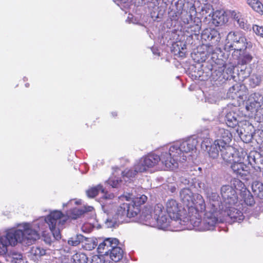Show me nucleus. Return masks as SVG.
<instances>
[{"instance_id":"nucleus-28","label":"nucleus","mask_w":263,"mask_h":263,"mask_svg":"<svg viewBox=\"0 0 263 263\" xmlns=\"http://www.w3.org/2000/svg\"><path fill=\"white\" fill-rule=\"evenodd\" d=\"M233 188L236 191H240L242 194L244 193L245 190H247L245 187L244 183L238 179H234L232 181Z\"/></svg>"},{"instance_id":"nucleus-4","label":"nucleus","mask_w":263,"mask_h":263,"mask_svg":"<svg viewBox=\"0 0 263 263\" xmlns=\"http://www.w3.org/2000/svg\"><path fill=\"white\" fill-rule=\"evenodd\" d=\"M197 143L196 139L191 137L166 147L171 161L168 163V165H172L175 169L179 166V163L190 159L196 151Z\"/></svg>"},{"instance_id":"nucleus-8","label":"nucleus","mask_w":263,"mask_h":263,"mask_svg":"<svg viewBox=\"0 0 263 263\" xmlns=\"http://www.w3.org/2000/svg\"><path fill=\"white\" fill-rule=\"evenodd\" d=\"M221 195L222 201L219 202L218 201H213L211 202L212 206V214L215 215L217 219V216L220 211H222L224 207L227 205H235L238 200L236 191L232 186L223 185L221 187Z\"/></svg>"},{"instance_id":"nucleus-29","label":"nucleus","mask_w":263,"mask_h":263,"mask_svg":"<svg viewBox=\"0 0 263 263\" xmlns=\"http://www.w3.org/2000/svg\"><path fill=\"white\" fill-rule=\"evenodd\" d=\"M245 203L249 206H252L255 203L253 196L248 190H245L244 193L241 195Z\"/></svg>"},{"instance_id":"nucleus-43","label":"nucleus","mask_w":263,"mask_h":263,"mask_svg":"<svg viewBox=\"0 0 263 263\" xmlns=\"http://www.w3.org/2000/svg\"><path fill=\"white\" fill-rule=\"evenodd\" d=\"M73 202H74L75 204H78L79 203L78 201H74V200H71L68 203L63 204V206H67V205H69L70 204L72 205Z\"/></svg>"},{"instance_id":"nucleus-20","label":"nucleus","mask_w":263,"mask_h":263,"mask_svg":"<svg viewBox=\"0 0 263 263\" xmlns=\"http://www.w3.org/2000/svg\"><path fill=\"white\" fill-rule=\"evenodd\" d=\"M240 87L238 84H236L230 88L227 92V97L232 100L240 98L242 94L240 90Z\"/></svg>"},{"instance_id":"nucleus-42","label":"nucleus","mask_w":263,"mask_h":263,"mask_svg":"<svg viewBox=\"0 0 263 263\" xmlns=\"http://www.w3.org/2000/svg\"><path fill=\"white\" fill-rule=\"evenodd\" d=\"M252 59V57L251 55L249 54H246L245 56H244V61L245 62V63H248V62H250Z\"/></svg>"},{"instance_id":"nucleus-17","label":"nucleus","mask_w":263,"mask_h":263,"mask_svg":"<svg viewBox=\"0 0 263 263\" xmlns=\"http://www.w3.org/2000/svg\"><path fill=\"white\" fill-rule=\"evenodd\" d=\"M234 205H227L224 207V215L227 214L233 222H240L244 219V216L241 211L236 208Z\"/></svg>"},{"instance_id":"nucleus-13","label":"nucleus","mask_w":263,"mask_h":263,"mask_svg":"<svg viewBox=\"0 0 263 263\" xmlns=\"http://www.w3.org/2000/svg\"><path fill=\"white\" fill-rule=\"evenodd\" d=\"M245 163V157L240 155L238 157H235V160L231 163V168L233 173L240 176H246L248 175L250 166Z\"/></svg>"},{"instance_id":"nucleus-7","label":"nucleus","mask_w":263,"mask_h":263,"mask_svg":"<svg viewBox=\"0 0 263 263\" xmlns=\"http://www.w3.org/2000/svg\"><path fill=\"white\" fill-rule=\"evenodd\" d=\"M169 154L166 147L161 152L160 156L151 153L141 157L136 162V168L140 173L151 172L152 169L160 167L161 164L165 168L173 170V165H168L171 161Z\"/></svg>"},{"instance_id":"nucleus-1","label":"nucleus","mask_w":263,"mask_h":263,"mask_svg":"<svg viewBox=\"0 0 263 263\" xmlns=\"http://www.w3.org/2000/svg\"><path fill=\"white\" fill-rule=\"evenodd\" d=\"M180 199L188 206V219L191 225L201 231L212 230L217 222L215 215L207 211L201 219L205 209V204L202 196L194 194L189 188H184L180 192Z\"/></svg>"},{"instance_id":"nucleus-32","label":"nucleus","mask_w":263,"mask_h":263,"mask_svg":"<svg viewBox=\"0 0 263 263\" xmlns=\"http://www.w3.org/2000/svg\"><path fill=\"white\" fill-rule=\"evenodd\" d=\"M83 239H84V236L82 235H77L69 238L68 243L72 246H77L82 242Z\"/></svg>"},{"instance_id":"nucleus-21","label":"nucleus","mask_w":263,"mask_h":263,"mask_svg":"<svg viewBox=\"0 0 263 263\" xmlns=\"http://www.w3.org/2000/svg\"><path fill=\"white\" fill-rule=\"evenodd\" d=\"M110 259L115 262L120 261L123 257V251L119 247H112L109 252Z\"/></svg>"},{"instance_id":"nucleus-14","label":"nucleus","mask_w":263,"mask_h":263,"mask_svg":"<svg viewBox=\"0 0 263 263\" xmlns=\"http://www.w3.org/2000/svg\"><path fill=\"white\" fill-rule=\"evenodd\" d=\"M221 156L223 160L226 163H231L235 160V157H238L241 154L235 152L234 149L229 145V144H226L224 145H220Z\"/></svg>"},{"instance_id":"nucleus-40","label":"nucleus","mask_w":263,"mask_h":263,"mask_svg":"<svg viewBox=\"0 0 263 263\" xmlns=\"http://www.w3.org/2000/svg\"><path fill=\"white\" fill-rule=\"evenodd\" d=\"M189 13L190 14V16L191 17H192L193 15H196V8H195V7L194 5H192L190 8V10H189Z\"/></svg>"},{"instance_id":"nucleus-18","label":"nucleus","mask_w":263,"mask_h":263,"mask_svg":"<svg viewBox=\"0 0 263 263\" xmlns=\"http://www.w3.org/2000/svg\"><path fill=\"white\" fill-rule=\"evenodd\" d=\"M215 134L217 138L215 141H219V143L221 144L220 145H224L226 144H229L231 141L232 135L227 129L218 127L215 129Z\"/></svg>"},{"instance_id":"nucleus-16","label":"nucleus","mask_w":263,"mask_h":263,"mask_svg":"<svg viewBox=\"0 0 263 263\" xmlns=\"http://www.w3.org/2000/svg\"><path fill=\"white\" fill-rule=\"evenodd\" d=\"M263 104V96L259 92H254L250 95L246 102V109L252 111L254 109L260 107Z\"/></svg>"},{"instance_id":"nucleus-25","label":"nucleus","mask_w":263,"mask_h":263,"mask_svg":"<svg viewBox=\"0 0 263 263\" xmlns=\"http://www.w3.org/2000/svg\"><path fill=\"white\" fill-rule=\"evenodd\" d=\"M134 169H126L122 172L123 178L125 181H127V179H130L131 178L134 177L137 173H140L139 171H137L136 168V163H135Z\"/></svg>"},{"instance_id":"nucleus-33","label":"nucleus","mask_w":263,"mask_h":263,"mask_svg":"<svg viewBox=\"0 0 263 263\" xmlns=\"http://www.w3.org/2000/svg\"><path fill=\"white\" fill-rule=\"evenodd\" d=\"M240 156L241 157H245V162L248 161V165L249 164L253 165V163H256L255 157L254 155H252V154H250L249 155H247V154L246 153L241 152Z\"/></svg>"},{"instance_id":"nucleus-24","label":"nucleus","mask_w":263,"mask_h":263,"mask_svg":"<svg viewBox=\"0 0 263 263\" xmlns=\"http://www.w3.org/2000/svg\"><path fill=\"white\" fill-rule=\"evenodd\" d=\"M252 190L255 195L263 199V184L259 181H254L252 184Z\"/></svg>"},{"instance_id":"nucleus-30","label":"nucleus","mask_w":263,"mask_h":263,"mask_svg":"<svg viewBox=\"0 0 263 263\" xmlns=\"http://www.w3.org/2000/svg\"><path fill=\"white\" fill-rule=\"evenodd\" d=\"M30 253L34 257V259H37L44 255L46 254V251L39 247H33L31 249Z\"/></svg>"},{"instance_id":"nucleus-47","label":"nucleus","mask_w":263,"mask_h":263,"mask_svg":"<svg viewBox=\"0 0 263 263\" xmlns=\"http://www.w3.org/2000/svg\"><path fill=\"white\" fill-rule=\"evenodd\" d=\"M213 197H215V198H217L218 197V196L216 194H214L213 195Z\"/></svg>"},{"instance_id":"nucleus-46","label":"nucleus","mask_w":263,"mask_h":263,"mask_svg":"<svg viewBox=\"0 0 263 263\" xmlns=\"http://www.w3.org/2000/svg\"><path fill=\"white\" fill-rule=\"evenodd\" d=\"M185 48H186V45L185 44H184L183 45V46L181 47V49L183 50L184 49H185Z\"/></svg>"},{"instance_id":"nucleus-27","label":"nucleus","mask_w":263,"mask_h":263,"mask_svg":"<svg viewBox=\"0 0 263 263\" xmlns=\"http://www.w3.org/2000/svg\"><path fill=\"white\" fill-rule=\"evenodd\" d=\"M262 79V77L260 74H253L249 79V84L252 87H255L258 86Z\"/></svg>"},{"instance_id":"nucleus-23","label":"nucleus","mask_w":263,"mask_h":263,"mask_svg":"<svg viewBox=\"0 0 263 263\" xmlns=\"http://www.w3.org/2000/svg\"><path fill=\"white\" fill-rule=\"evenodd\" d=\"M248 5L260 15L263 14V5L259 0H247Z\"/></svg>"},{"instance_id":"nucleus-36","label":"nucleus","mask_w":263,"mask_h":263,"mask_svg":"<svg viewBox=\"0 0 263 263\" xmlns=\"http://www.w3.org/2000/svg\"><path fill=\"white\" fill-rule=\"evenodd\" d=\"M104 255L100 254V255H93L92 257L91 263H104L105 257Z\"/></svg>"},{"instance_id":"nucleus-51","label":"nucleus","mask_w":263,"mask_h":263,"mask_svg":"<svg viewBox=\"0 0 263 263\" xmlns=\"http://www.w3.org/2000/svg\"><path fill=\"white\" fill-rule=\"evenodd\" d=\"M114 116H117V114H116V113H115V115H114Z\"/></svg>"},{"instance_id":"nucleus-49","label":"nucleus","mask_w":263,"mask_h":263,"mask_svg":"<svg viewBox=\"0 0 263 263\" xmlns=\"http://www.w3.org/2000/svg\"><path fill=\"white\" fill-rule=\"evenodd\" d=\"M179 52H180V54H184V53L183 52L181 51L180 50H179Z\"/></svg>"},{"instance_id":"nucleus-3","label":"nucleus","mask_w":263,"mask_h":263,"mask_svg":"<svg viewBox=\"0 0 263 263\" xmlns=\"http://www.w3.org/2000/svg\"><path fill=\"white\" fill-rule=\"evenodd\" d=\"M18 227L9 229L5 235L0 236V255L6 254L9 245L15 246L18 242L30 245L39 238L38 229L34 223H22Z\"/></svg>"},{"instance_id":"nucleus-41","label":"nucleus","mask_w":263,"mask_h":263,"mask_svg":"<svg viewBox=\"0 0 263 263\" xmlns=\"http://www.w3.org/2000/svg\"><path fill=\"white\" fill-rule=\"evenodd\" d=\"M93 210V208L91 206H85L83 209H82L83 213H86L88 212H91Z\"/></svg>"},{"instance_id":"nucleus-6","label":"nucleus","mask_w":263,"mask_h":263,"mask_svg":"<svg viewBox=\"0 0 263 263\" xmlns=\"http://www.w3.org/2000/svg\"><path fill=\"white\" fill-rule=\"evenodd\" d=\"M114 195L111 193H105L103 195L102 208L107 217L106 219L105 223L107 227H112L118 222H128V212L126 211L127 208V204L125 202L121 203L113 210L115 208V202Z\"/></svg>"},{"instance_id":"nucleus-5","label":"nucleus","mask_w":263,"mask_h":263,"mask_svg":"<svg viewBox=\"0 0 263 263\" xmlns=\"http://www.w3.org/2000/svg\"><path fill=\"white\" fill-rule=\"evenodd\" d=\"M83 211L77 208H74L63 215L59 211H54L45 218H42L34 222L38 230L42 229L43 224H47L49 226L54 236L58 239L61 238L60 231L63 229V226L68 219V218L76 219L83 214Z\"/></svg>"},{"instance_id":"nucleus-31","label":"nucleus","mask_w":263,"mask_h":263,"mask_svg":"<svg viewBox=\"0 0 263 263\" xmlns=\"http://www.w3.org/2000/svg\"><path fill=\"white\" fill-rule=\"evenodd\" d=\"M71 260L73 263H87V257L85 254L79 253L74 254Z\"/></svg>"},{"instance_id":"nucleus-19","label":"nucleus","mask_w":263,"mask_h":263,"mask_svg":"<svg viewBox=\"0 0 263 263\" xmlns=\"http://www.w3.org/2000/svg\"><path fill=\"white\" fill-rule=\"evenodd\" d=\"M230 13L231 16L237 21L240 28L245 30H247L250 28V26L248 23L246 17L245 15L235 11H232Z\"/></svg>"},{"instance_id":"nucleus-39","label":"nucleus","mask_w":263,"mask_h":263,"mask_svg":"<svg viewBox=\"0 0 263 263\" xmlns=\"http://www.w3.org/2000/svg\"><path fill=\"white\" fill-rule=\"evenodd\" d=\"M253 31L258 35L263 37V26L254 25L253 27Z\"/></svg>"},{"instance_id":"nucleus-26","label":"nucleus","mask_w":263,"mask_h":263,"mask_svg":"<svg viewBox=\"0 0 263 263\" xmlns=\"http://www.w3.org/2000/svg\"><path fill=\"white\" fill-rule=\"evenodd\" d=\"M100 191L102 193L104 192V190L103 189L102 186L101 185H98L96 186L91 187L87 190L86 194L88 197L93 198L97 196Z\"/></svg>"},{"instance_id":"nucleus-15","label":"nucleus","mask_w":263,"mask_h":263,"mask_svg":"<svg viewBox=\"0 0 263 263\" xmlns=\"http://www.w3.org/2000/svg\"><path fill=\"white\" fill-rule=\"evenodd\" d=\"M119 240L115 238H105L101 242L97 248L99 253L104 255H108L112 247L118 246Z\"/></svg>"},{"instance_id":"nucleus-34","label":"nucleus","mask_w":263,"mask_h":263,"mask_svg":"<svg viewBox=\"0 0 263 263\" xmlns=\"http://www.w3.org/2000/svg\"><path fill=\"white\" fill-rule=\"evenodd\" d=\"M213 32H214V31L210 29H205L201 34L202 39L204 40H211L214 37Z\"/></svg>"},{"instance_id":"nucleus-48","label":"nucleus","mask_w":263,"mask_h":263,"mask_svg":"<svg viewBox=\"0 0 263 263\" xmlns=\"http://www.w3.org/2000/svg\"><path fill=\"white\" fill-rule=\"evenodd\" d=\"M104 263H112V262H110V261H109V262H108V261H105H105H104Z\"/></svg>"},{"instance_id":"nucleus-45","label":"nucleus","mask_w":263,"mask_h":263,"mask_svg":"<svg viewBox=\"0 0 263 263\" xmlns=\"http://www.w3.org/2000/svg\"><path fill=\"white\" fill-rule=\"evenodd\" d=\"M175 190H176V187L175 186H173V187H172L171 191H172V193L175 192Z\"/></svg>"},{"instance_id":"nucleus-2","label":"nucleus","mask_w":263,"mask_h":263,"mask_svg":"<svg viewBox=\"0 0 263 263\" xmlns=\"http://www.w3.org/2000/svg\"><path fill=\"white\" fill-rule=\"evenodd\" d=\"M166 210L169 215L170 218L162 204L155 205L154 210V217H152L151 210L148 208L143 210L140 216L141 220L146 225L153 226L156 222L160 229H165L168 226H177V224H182L181 220V209L178 202L173 199L167 200L166 203Z\"/></svg>"},{"instance_id":"nucleus-10","label":"nucleus","mask_w":263,"mask_h":263,"mask_svg":"<svg viewBox=\"0 0 263 263\" xmlns=\"http://www.w3.org/2000/svg\"><path fill=\"white\" fill-rule=\"evenodd\" d=\"M123 198H125L126 200L125 203L127 205L126 211L128 212V218L136 216L140 211V205L144 203L147 200V197L144 195L136 196L133 191L129 194L128 196L121 197V200Z\"/></svg>"},{"instance_id":"nucleus-37","label":"nucleus","mask_w":263,"mask_h":263,"mask_svg":"<svg viewBox=\"0 0 263 263\" xmlns=\"http://www.w3.org/2000/svg\"><path fill=\"white\" fill-rule=\"evenodd\" d=\"M121 182V180H119L118 178H116L115 177H110L108 180V184L112 187H118Z\"/></svg>"},{"instance_id":"nucleus-9","label":"nucleus","mask_w":263,"mask_h":263,"mask_svg":"<svg viewBox=\"0 0 263 263\" xmlns=\"http://www.w3.org/2000/svg\"><path fill=\"white\" fill-rule=\"evenodd\" d=\"M226 42L224 50L227 51L232 50L240 51L252 47L251 43L248 42L242 33L239 31L229 32Z\"/></svg>"},{"instance_id":"nucleus-12","label":"nucleus","mask_w":263,"mask_h":263,"mask_svg":"<svg viewBox=\"0 0 263 263\" xmlns=\"http://www.w3.org/2000/svg\"><path fill=\"white\" fill-rule=\"evenodd\" d=\"M219 141H215L211 144V140L209 138H204L201 144V148L208 153V156L212 159H216L219 157V151H221Z\"/></svg>"},{"instance_id":"nucleus-44","label":"nucleus","mask_w":263,"mask_h":263,"mask_svg":"<svg viewBox=\"0 0 263 263\" xmlns=\"http://www.w3.org/2000/svg\"><path fill=\"white\" fill-rule=\"evenodd\" d=\"M205 47H208V52L209 53H212L213 52V49L211 45H209V44H206L205 45Z\"/></svg>"},{"instance_id":"nucleus-22","label":"nucleus","mask_w":263,"mask_h":263,"mask_svg":"<svg viewBox=\"0 0 263 263\" xmlns=\"http://www.w3.org/2000/svg\"><path fill=\"white\" fill-rule=\"evenodd\" d=\"M97 240L95 238H86L84 237L82 242L83 248L86 250H93L97 246Z\"/></svg>"},{"instance_id":"nucleus-50","label":"nucleus","mask_w":263,"mask_h":263,"mask_svg":"<svg viewBox=\"0 0 263 263\" xmlns=\"http://www.w3.org/2000/svg\"><path fill=\"white\" fill-rule=\"evenodd\" d=\"M188 182H189V181H187L185 180V182H184V184L188 183Z\"/></svg>"},{"instance_id":"nucleus-35","label":"nucleus","mask_w":263,"mask_h":263,"mask_svg":"<svg viewBox=\"0 0 263 263\" xmlns=\"http://www.w3.org/2000/svg\"><path fill=\"white\" fill-rule=\"evenodd\" d=\"M10 257L12 262L17 263L18 261L22 259L23 255L15 251H12L10 253Z\"/></svg>"},{"instance_id":"nucleus-38","label":"nucleus","mask_w":263,"mask_h":263,"mask_svg":"<svg viewBox=\"0 0 263 263\" xmlns=\"http://www.w3.org/2000/svg\"><path fill=\"white\" fill-rule=\"evenodd\" d=\"M48 226H49L48 225ZM49 227V229H50V227ZM50 230H51V229H50ZM50 231H51V230H50ZM51 232L52 234H53L52 232V231H51ZM43 239H44V241L46 243L49 244V245L51 244V243L52 242V241H53V240L54 239H59V238L58 239L56 238L54 236L53 234H52V236H51L50 235H49V234H43ZM60 238H59V239Z\"/></svg>"},{"instance_id":"nucleus-11","label":"nucleus","mask_w":263,"mask_h":263,"mask_svg":"<svg viewBox=\"0 0 263 263\" xmlns=\"http://www.w3.org/2000/svg\"><path fill=\"white\" fill-rule=\"evenodd\" d=\"M238 115L234 110L230 111L227 112L225 117V121L227 125L230 127H234L236 125H238L239 128H237L236 130L239 137L243 141H246V142L249 141L251 138L252 136L251 134L247 135L245 134V130L243 128H240V124H242L241 122H239L238 119Z\"/></svg>"}]
</instances>
